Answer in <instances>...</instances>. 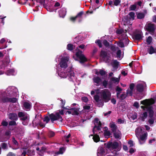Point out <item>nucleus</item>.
Listing matches in <instances>:
<instances>
[{"label":"nucleus","instance_id":"1","mask_svg":"<svg viewBox=\"0 0 156 156\" xmlns=\"http://www.w3.org/2000/svg\"><path fill=\"white\" fill-rule=\"evenodd\" d=\"M58 73L61 78H65L68 77L69 80L71 81L76 79L74 72L71 69H58Z\"/></svg>","mask_w":156,"mask_h":156},{"label":"nucleus","instance_id":"2","mask_svg":"<svg viewBox=\"0 0 156 156\" xmlns=\"http://www.w3.org/2000/svg\"><path fill=\"white\" fill-rule=\"evenodd\" d=\"M14 89L15 90H16V92L17 90L16 88L14 87H9L7 89V93L9 90H10L12 93L13 92L12 91V90H13ZM6 93L3 92L2 93V92H0V102H10L12 103H15L17 101V99L16 98H8V96H9V94L12 95V93H11V92H9L8 93V94H7L6 95H5Z\"/></svg>","mask_w":156,"mask_h":156},{"label":"nucleus","instance_id":"3","mask_svg":"<svg viewBox=\"0 0 156 156\" xmlns=\"http://www.w3.org/2000/svg\"><path fill=\"white\" fill-rule=\"evenodd\" d=\"M154 100L152 99L150 100L146 99L141 101V103L144 105V106H141V108L144 110H146L149 112V116L150 117H152L154 112L152 107L151 106V105L154 104Z\"/></svg>","mask_w":156,"mask_h":156},{"label":"nucleus","instance_id":"4","mask_svg":"<svg viewBox=\"0 0 156 156\" xmlns=\"http://www.w3.org/2000/svg\"><path fill=\"white\" fill-rule=\"evenodd\" d=\"M135 132L136 136L138 138L140 144H144L147 139V133L144 132L140 127H138L136 129Z\"/></svg>","mask_w":156,"mask_h":156},{"label":"nucleus","instance_id":"5","mask_svg":"<svg viewBox=\"0 0 156 156\" xmlns=\"http://www.w3.org/2000/svg\"><path fill=\"white\" fill-rule=\"evenodd\" d=\"M56 62H59V65L60 68L58 69H66L68 66V62L69 60V57L67 56H62L58 55L55 59Z\"/></svg>","mask_w":156,"mask_h":156},{"label":"nucleus","instance_id":"6","mask_svg":"<svg viewBox=\"0 0 156 156\" xmlns=\"http://www.w3.org/2000/svg\"><path fill=\"white\" fill-rule=\"evenodd\" d=\"M101 96L105 102H108L111 99V94L108 89L102 90L100 92Z\"/></svg>","mask_w":156,"mask_h":156},{"label":"nucleus","instance_id":"7","mask_svg":"<svg viewBox=\"0 0 156 156\" xmlns=\"http://www.w3.org/2000/svg\"><path fill=\"white\" fill-rule=\"evenodd\" d=\"M106 146L107 148L110 150H114L116 151H119L120 149V148L119 147L118 143L116 142L107 144Z\"/></svg>","mask_w":156,"mask_h":156},{"label":"nucleus","instance_id":"8","mask_svg":"<svg viewBox=\"0 0 156 156\" xmlns=\"http://www.w3.org/2000/svg\"><path fill=\"white\" fill-rule=\"evenodd\" d=\"M94 126L93 129V132L94 133L95 132L97 131L99 133H100L101 131L100 130L101 125L100 121L98 118H96L94 119Z\"/></svg>","mask_w":156,"mask_h":156},{"label":"nucleus","instance_id":"9","mask_svg":"<svg viewBox=\"0 0 156 156\" xmlns=\"http://www.w3.org/2000/svg\"><path fill=\"white\" fill-rule=\"evenodd\" d=\"M144 28L148 31L151 34L153 35L156 29V27L154 24L150 23H147L146 25Z\"/></svg>","mask_w":156,"mask_h":156},{"label":"nucleus","instance_id":"10","mask_svg":"<svg viewBox=\"0 0 156 156\" xmlns=\"http://www.w3.org/2000/svg\"><path fill=\"white\" fill-rule=\"evenodd\" d=\"M49 117L52 122L55 120H58L59 121L62 122V119L61 116L59 113H56L55 114H51L49 115Z\"/></svg>","mask_w":156,"mask_h":156},{"label":"nucleus","instance_id":"11","mask_svg":"<svg viewBox=\"0 0 156 156\" xmlns=\"http://www.w3.org/2000/svg\"><path fill=\"white\" fill-rule=\"evenodd\" d=\"M76 51H77L76 53V55L77 58L80 60V62L81 63H83L87 61V59L82 54V51L79 50V49L77 48Z\"/></svg>","mask_w":156,"mask_h":156},{"label":"nucleus","instance_id":"12","mask_svg":"<svg viewBox=\"0 0 156 156\" xmlns=\"http://www.w3.org/2000/svg\"><path fill=\"white\" fill-rule=\"evenodd\" d=\"M101 57L103 61L105 62H109L110 55L109 54H107L106 52L101 50Z\"/></svg>","mask_w":156,"mask_h":156},{"label":"nucleus","instance_id":"13","mask_svg":"<svg viewBox=\"0 0 156 156\" xmlns=\"http://www.w3.org/2000/svg\"><path fill=\"white\" fill-rule=\"evenodd\" d=\"M83 14V12H81L77 14V15L75 17H70V20L72 21H74L76 20V19H77L78 20L79 22H80L82 20V15Z\"/></svg>","mask_w":156,"mask_h":156},{"label":"nucleus","instance_id":"14","mask_svg":"<svg viewBox=\"0 0 156 156\" xmlns=\"http://www.w3.org/2000/svg\"><path fill=\"white\" fill-rule=\"evenodd\" d=\"M79 109L77 108H71L69 109V110L66 112V113L73 115H77L79 114Z\"/></svg>","mask_w":156,"mask_h":156},{"label":"nucleus","instance_id":"15","mask_svg":"<svg viewBox=\"0 0 156 156\" xmlns=\"http://www.w3.org/2000/svg\"><path fill=\"white\" fill-rule=\"evenodd\" d=\"M146 87V84L144 82H142L140 83L137 84V90L139 92H141L144 90V89Z\"/></svg>","mask_w":156,"mask_h":156},{"label":"nucleus","instance_id":"16","mask_svg":"<svg viewBox=\"0 0 156 156\" xmlns=\"http://www.w3.org/2000/svg\"><path fill=\"white\" fill-rule=\"evenodd\" d=\"M18 115L23 120H29V115L25 112H20L19 113Z\"/></svg>","mask_w":156,"mask_h":156},{"label":"nucleus","instance_id":"17","mask_svg":"<svg viewBox=\"0 0 156 156\" xmlns=\"http://www.w3.org/2000/svg\"><path fill=\"white\" fill-rule=\"evenodd\" d=\"M106 153L105 149L102 147H99L97 151V156H105Z\"/></svg>","mask_w":156,"mask_h":156},{"label":"nucleus","instance_id":"18","mask_svg":"<svg viewBox=\"0 0 156 156\" xmlns=\"http://www.w3.org/2000/svg\"><path fill=\"white\" fill-rule=\"evenodd\" d=\"M126 32V30H123L122 29H118L117 30L116 32V33L119 34H123L125 36V40L126 41H128V40H127V38L126 37V35L125 34Z\"/></svg>","mask_w":156,"mask_h":156},{"label":"nucleus","instance_id":"19","mask_svg":"<svg viewBox=\"0 0 156 156\" xmlns=\"http://www.w3.org/2000/svg\"><path fill=\"white\" fill-rule=\"evenodd\" d=\"M114 135L115 138L118 139H120L121 137V132L118 129L114 131Z\"/></svg>","mask_w":156,"mask_h":156},{"label":"nucleus","instance_id":"20","mask_svg":"<svg viewBox=\"0 0 156 156\" xmlns=\"http://www.w3.org/2000/svg\"><path fill=\"white\" fill-rule=\"evenodd\" d=\"M99 132L98 131H97V132H95V133H94V136L93 139L94 140V141L96 142H98L100 140V137L99 136L97 135V134Z\"/></svg>","mask_w":156,"mask_h":156},{"label":"nucleus","instance_id":"21","mask_svg":"<svg viewBox=\"0 0 156 156\" xmlns=\"http://www.w3.org/2000/svg\"><path fill=\"white\" fill-rule=\"evenodd\" d=\"M9 118L11 119L17 120L18 117L16 114L14 113H10L9 115Z\"/></svg>","mask_w":156,"mask_h":156},{"label":"nucleus","instance_id":"22","mask_svg":"<svg viewBox=\"0 0 156 156\" xmlns=\"http://www.w3.org/2000/svg\"><path fill=\"white\" fill-rule=\"evenodd\" d=\"M66 10L65 8H62L59 11V16L60 17H64L66 14Z\"/></svg>","mask_w":156,"mask_h":156},{"label":"nucleus","instance_id":"23","mask_svg":"<svg viewBox=\"0 0 156 156\" xmlns=\"http://www.w3.org/2000/svg\"><path fill=\"white\" fill-rule=\"evenodd\" d=\"M93 80L94 82L97 84L96 85L98 86L99 85L100 83L101 82V79L98 77H94L93 79Z\"/></svg>","mask_w":156,"mask_h":156},{"label":"nucleus","instance_id":"24","mask_svg":"<svg viewBox=\"0 0 156 156\" xmlns=\"http://www.w3.org/2000/svg\"><path fill=\"white\" fill-rule=\"evenodd\" d=\"M9 63V61L8 60L6 62H2V67H0V69H4L5 67L7 66V64ZM3 72L0 71V75L3 74Z\"/></svg>","mask_w":156,"mask_h":156},{"label":"nucleus","instance_id":"25","mask_svg":"<svg viewBox=\"0 0 156 156\" xmlns=\"http://www.w3.org/2000/svg\"><path fill=\"white\" fill-rule=\"evenodd\" d=\"M126 96V94L125 93H123L120 95L119 93H118V92L117 93V97L121 100H123L125 98Z\"/></svg>","mask_w":156,"mask_h":156},{"label":"nucleus","instance_id":"26","mask_svg":"<svg viewBox=\"0 0 156 156\" xmlns=\"http://www.w3.org/2000/svg\"><path fill=\"white\" fill-rule=\"evenodd\" d=\"M117 57L119 59H121L123 57V54H122L120 50H118L117 53Z\"/></svg>","mask_w":156,"mask_h":156},{"label":"nucleus","instance_id":"27","mask_svg":"<svg viewBox=\"0 0 156 156\" xmlns=\"http://www.w3.org/2000/svg\"><path fill=\"white\" fill-rule=\"evenodd\" d=\"M6 74L8 75H14L16 74V73L13 69H10L7 71Z\"/></svg>","mask_w":156,"mask_h":156},{"label":"nucleus","instance_id":"28","mask_svg":"<svg viewBox=\"0 0 156 156\" xmlns=\"http://www.w3.org/2000/svg\"><path fill=\"white\" fill-rule=\"evenodd\" d=\"M149 53L151 54L156 52V49H154L152 46H150L148 50Z\"/></svg>","mask_w":156,"mask_h":156},{"label":"nucleus","instance_id":"29","mask_svg":"<svg viewBox=\"0 0 156 156\" xmlns=\"http://www.w3.org/2000/svg\"><path fill=\"white\" fill-rule=\"evenodd\" d=\"M65 150V149L63 147H62L60 148L59 151L55 153L54 156H56V155L60 154H62Z\"/></svg>","mask_w":156,"mask_h":156},{"label":"nucleus","instance_id":"30","mask_svg":"<svg viewBox=\"0 0 156 156\" xmlns=\"http://www.w3.org/2000/svg\"><path fill=\"white\" fill-rule=\"evenodd\" d=\"M142 35L141 33L136 34L135 35L134 37L136 40H140L142 38Z\"/></svg>","mask_w":156,"mask_h":156},{"label":"nucleus","instance_id":"31","mask_svg":"<svg viewBox=\"0 0 156 156\" xmlns=\"http://www.w3.org/2000/svg\"><path fill=\"white\" fill-rule=\"evenodd\" d=\"M95 100L97 102H99V101H101V99L100 98L99 96L98 95H96L94 97Z\"/></svg>","mask_w":156,"mask_h":156},{"label":"nucleus","instance_id":"32","mask_svg":"<svg viewBox=\"0 0 156 156\" xmlns=\"http://www.w3.org/2000/svg\"><path fill=\"white\" fill-rule=\"evenodd\" d=\"M129 15L130 17L129 19L130 20H133L134 19L135 13L133 12H131L129 13Z\"/></svg>","mask_w":156,"mask_h":156},{"label":"nucleus","instance_id":"33","mask_svg":"<svg viewBox=\"0 0 156 156\" xmlns=\"http://www.w3.org/2000/svg\"><path fill=\"white\" fill-rule=\"evenodd\" d=\"M110 127L112 128V130L113 132H114V131L117 129L116 126L113 123L110 124Z\"/></svg>","mask_w":156,"mask_h":156},{"label":"nucleus","instance_id":"34","mask_svg":"<svg viewBox=\"0 0 156 156\" xmlns=\"http://www.w3.org/2000/svg\"><path fill=\"white\" fill-rule=\"evenodd\" d=\"M24 106L26 109H29L31 107V105L30 104L27 102H25L24 103Z\"/></svg>","mask_w":156,"mask_h":156},{"label":"nucleus","instance_id":"35","mask_svg":"<svg viewBox=\"0 0 156 156\" xmlns=\"http://www.w3.org/2000/svg\"><path fill=\"white\" fill-rule=\"evenodd\" d=\"M111 80L114 83H118L119 81V79L115 78V77H112L111 79Z\"/></svg>","mask_w":156,"mask_h":156},{"label":"nucleus","instance_id":"36","mask_svg":"<svg viewBox=\"0 0 156 156\" xmlns=\"http://www.w3.org/2000/svg\"><path fill=\"white\" fill-rule=\"evenodd\" d=\"M104 135L106 137L109 136L111 135L110 132L108 130H106L104 132Z\"/></svg>","mask_w":156,"mask_h":156},{"label":"nucleus","instance_id":"37","mask_svg":"<svg viewBox=\"0 0 156 156\" xmlns=\"http://www.w3.org/2000/svg\"><path fill=\"white\" fill-rule=\"evenodd\" d=\"M142 116L141 117V120L143 121H144L145 119L146 118L147 116V114L146 112H144L143 114H142Z\"/></svg>","mask_w":156,"mask_h":156},{"label":"nucleus","instance_id":"38","mask_svg":"<svg viewBox=\"0 0 156 156\" xmlns=\"http://www.w3.org/2000/svg\"><path fill=\"white\" fill-rule=\"evenodd\" d=\"M144 14L141 13H139L138 14L137 16V17L138 19H142L143 18H144Z\"/></svg>","mask_w":156,"mask_h":156},{"label":"nucleus","instance_id":"39","mask_svg":"<svg viewBox=\"0 0 156 156\" xmlns=\"http://www.w3.org/2000/svg\"><path fill=\"white\" fill-rule=\"evenodd\" d=\"M133 90L128 89L127 91V95L130 96H131L132 95Z\"/></svg>","mask_w":156,"mask_h":156},{"label":"nucleus","instance_id":"40","mask_svg":"<svg viewBox=\"0 0 156 156\" xmlns=\"http://www.w3.org/2000/svg\"><path fill=\"white\" fill-rule=\"evenodd\" d=\"M152 38L151 36L149 37L146 39V41L148 44H150L152 42Z\"/></svg>","mask_w":156,"mask_h":156},{"label":"nucleus","instance_id":"41","mask_svg":"<svg viewBox=\"0 0 156 156\" xmlns=\"http://www.w3.org/2000/svg\"><path fill=\"white\" fill-rule=\"evenodd\" d=\"M100 91V90L99 89L95 90L94 91L92 90L91 92V95H93L94 94L95 92L96 94H98Z\"/></svg>","mask_w":156,"mask_h":156},{"label":"nucleus","instance_id":"42","mask_svg":"<svg viewBox=\"0 0 156 156\" xmlns=\"http://www.w3.org/2000/svg\"><path fill=\"white\" fill-rule=\"evenodd\" d=\"M117 45L121 48H123L124 47V45L123 43V41H120L118 43Z\"/></svg>","mask_w":156,"mask_h":156},{"label":"nucleus","instance_id":"43","mask_svg":"<svg viewBox=\"0 0 156 156\" xmlns=\"http://www.w3.org/2000/svg\"><path fill=\"white\" fill-rule=\"evenodd\" d=\"M104 45L106 47H108L109 46V44L108 41L106 40H104L103 42Z\"/></svg>","mask_w":156,"mask_h":156},{"label":"nucleus","instance_id":"44","mask_svg":"<svg viewBox=\"0 0 156 156\" xmlns=\"http://www.w3.org/2000/svg\"><path fill=\"white\" fill-rule=\"evenodd\" d=\"M114 5L116 6L118 5L121 2V0H114Z\"/></svg>","mask_w":156,"mask_h":156},{"label":"nucleus","instance_id":"45","mask_svg":"<svg viewBox=\"0 0 156 156\" xmlns=\"http://www.w3.org/2000/svg\"><path fill=\"white\" fill-rule=\"evenodd\" d=\"M1 146L3 149H6L7 148V144L5 143H3L2 144Z\"/></svg>","mask_w":156,"mask_h":156},{"label":"nucleus","instance_id":"46","mask_svg":"<svg viewBox=\"0 0 156 156\" xmlns=\"http://www.w3.org/2000/svg\"><path fill=\"white\" fill-rule=\"evenodd\" d=\"M50 120L48 116H45L43 120V121L44 122H45L46 123H48L49 121Z\"/></svg>","mask_w":156,"mask_h":156},{"label":"nucleus","instance_id":"47","mask_svg":"<svg viewBox=\"0 0 156 156\" xmlns=\"http://www.w3.org/2000/svg\"><path fill=\"white\" fill-rule=\"evenodd\" d=\"M136 8V5H131L130 7V9L131 10H135Z\"/></svg>","mask_w":156,"mask_h":156},{"label":"nucleus","instance_id":"48","mask_svg":"<svg viewBox=\"0 0 156 156\" xmlns=\"http://www.w3.org/2000/svg\"><path fill=\"white\" fill-rule=\"evenodd\" d=\"M67 48L68 50H72L73 49V46L71 44H68Z\"/></svg>","mask_w":156,"mask_h":156},{"label":"nucleus","instance_id":"49","mask_svg":"<svg viewBox=\"0 0 156 156\" xmlns=\"http://www.w3.org/2000/svg\"><path fill=\"white\" fill-rule=\"evenodd\" d=\"M95 43L98 45L100 48L102 47V44L100 40H97L95 41Z\"/></svg>","mask_w":156,"mask_h":156},{"label":"nucleus","instance_id":"50","mask_svg":"<svg viewBox=\"0 0 156 156\" xmlns=\"http://www.w3.org/2000/svg\"><path fill=\"white\" fill-rule=\"evenodd\" d=\"M70 134H69L67 136H65L64 139L67 142H68L69 141V140L68 139L70 137Z\"/></svg>","mask_w":156,"mask_h":156},{"label":"nucleus","instance_id":"51","mask_svg":"<svg viewBox=\"0 0 156 156\" xmlns=\"http://www.w3.org/2000/svg\"><path fill=\"white\" fill-rule=\"evenodd\" d=\"M103 85L105 88L107 87V86L108 84V81L104 80L102 82Z\"/></svg>","mask_w":156,"mask_h":156},{"label":"nucleus","instance_id":"52","mask_svg":"<svg viewBox=\"0 0 156 156\" xmlns=\"http://www.w3.org/2000/svg\"><path fill=\"white\" fill-rule=\"evenodd\" d=\"M5 41L7 42L8 40L7 39H5V38H2L1 40L0 41V43L1 44H3L5 42Z\"/></svg>","mask_w":156,"mask_h":156},{"label":"nucleus","instance_id":"53","mask_svg":"<svg viewBox=\"0 0 156 156\" xmlns=\"http://www.w3.org/2000/svg\"><path fill=\"white\" fill-rule=\"evenodd\" d=\"M122 90V89L119 87L118 86H117L116 88V91H117V92H118V93H119V94L120 93L121 91Z\"/></svg>","mask_w":156,"mask_h":156},{"label":"nucleus","instance_id":"54","mask_svg":"<svg viewBox=\"0 0 156 156\" xmlns=\"http://www.w3.org/2000/svg\"><path fill=\"white\" fill-rule=\"evenodd\" d=\"M125 122V121L123 119H119L118 120V122L119 124L123 123Z\"/></svg>","mask_w":156,"mask_h":156},{"label":"nucleus","instance_id":"55","mask_svg":"<svg viewBox=\"0 0 156 156\" xmlns=\"http://www.w3.org/2000/svg\"><path fill=\"white\" fill-rule=\"evenodd\" d=\"M148 122L150 125H152L154 123V120L153 119L151 118L149 120Z\"/></svg>","mask_w":156,"mask_h":156},{"label":"nucleus","instance_id":"56","mask_svg":"<svg viewBox=\"0 0 156 156\" xmlns=\"http://www.w3.org/2000/svg\"><path fill=\"white\" fill-rule=\"evenodd\" d=\"M155 141V139L154 138H153L152 139L150 140L149 141V143L150 144H151L152 143L154 142Z\"/></svg>","mask_w":156,"mask_h":156},{"label":"nucleus","instance_id":"57","mask_svg":"<svg viewBox=\"0 0 156 156\" xmlns=\"http://www.w3.org/2000/svg\"><path fill=\"white\" fill-rule=\"evenodd\" d=\"M9 124L11 126L15 125H16V122L15 121H12L9 122Z\"/></svg>","mask_w":156,"mask_h":156},{"label":"nucleus","instance_id":"58","mask_svg":"<svg viewBox=\"0 0 156 156\" xmlns=\"http://www.w3.org/2000/svg\"><path fill=\"white\" fill-rule=\"evenodd\" d=\"M82 100L84 102H87L88 101V98L86 97H82Z\"/></svg>","mask_w":156,"mask_h":156},{"label":"nucleus","instance_id":"59","mask_svg":"<svg viewBox=\"0 0 156 156\" xmlns=\"http://www.w3.org/2000/svg\"><path fill=\"white\" fill-rule=\"evenodd\" d=\"M99 73L101 76H103L105 74V72L103 70H101L100 71Z\"/></svg>","mask_w":156,"mask_h":156},{"label":"nucleus","instance_id":"60","mask_svg":"<svg viewBox=\"0 0 156 156\" xmlns=\"http://www.w3.org/2000/svg\"><path fill=\"white\" fill-rule=\"evenodd\" d=\"M24 149V150H23V152L22 154V156H24L26 154L27 151V150L26 149Z\"/></svg>","mask_w":156,"mask_h":156},{"label":"nucleus","instance_id":"61","mask_svg":"<svg viewBox=\"0 0 156 156\" xmlns=\"http://www.w3.org/2000/svg\"><path fill=\"white\" fill-rule=\"evenodd\" d=\"M55 133L52 131L50 132L49 133V136L51 137H52L55 135Z\"/></svg>","mask_w":156,"mask_h":156},{"label":"nucleus","instance_id":"62","mask_svg":"<svg viewBox=\"0 0 156 156\" xmlns=\"http://www.w3.org/2000/svg\"><path fill=\"white\" fill-rule=\"evenodd\" d=\"M117 48H116L115 46L113 45L111 46V49L113 51H115Z\"/></svg>","mask_w":156,"mask_h":156},{"label":"nucleus","instance_id":"63","mask_svg":"<svg viewBox=\"0 0 156 156\" xmlns=\"http://www.w3.org/2000/svg\"><path fill=\"white\" fill-rule=\"evenodd\" d=\"M23 125H27L28 123V122L29 121V120H23Z\"/></svg>","mask_w":156,"mask_h":156},{"label":"nucleus","instance_id":"64","mask_svg":"<svg viewBox=\"0 0 156 156\" xmlns=\"http://www.w3.org/2000/svg\"><path fill=\"white\" fill-rule=\"evenodd\" d=\"M128 143L130 145V147H132L133 146V142L132 140L129 141L128 142Z\"/></svg>","mask_w":156,"mask_h":156}]
</instances>
